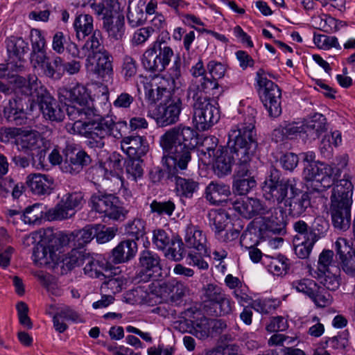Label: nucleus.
I'll list each match as a JSON object with an SVG mask.
<instances>
[{
	"label": "nucleus",
	"mask_w": 355,
	"mask_h": 355,
	"mask_svg": "<svg viewBox=\"0 0 355 355\" xmlns=\"http://www.w3.org/2000/svg\"><path fill=\"white\" fill-rule=\"evenodd\" d=\"M198 132L182 125L168 130L161 136L159 144L164 151L162 163L167 168L168 178L175 182V191L180 198H192L199 183L179 176L191 160V153L198 144Z\"/></svg>",
	"instance_id": "f257e3e1"
},
{
	"label": "nucleus",
	"mask_w": 355,
	"mask_h": 355,
	"mask_svg": "<svg viewBox=\"0 0 355 355\" xmlns=\"http://www.w3.org/2000/svg\"><path fill=\"white\" fill-rule=\"evenodd\" d=\"M254 124L252 112L228 132L227 145L237 159L233 188L239 195H246L257 186L254 173L257 167L254 153L258 143Z\"/></svg>",
	"instance_id": "f03ea898"
},
{
	"label": "nucleus",
	"mask_w": 355,
	"mask_h": 355,
	"mask_svg": "<svg viewBox=\"0 0 355 355\" xmlns=\"http://www.w3.org/2000/svg\"><path fill=\"white\" fill-rule=\"evenodd\" d=\"M79 128L73 132L83 135L87 145L92 148H103L106 137L112 136L119 139L122 137L121 128L126 125L125 121L115 123L111 118L103 117L93 109V116H86L80 121Z\"/></svg>",
	"instance_id": "7ed1b4c3"
},
{
	"label": "nucleus",
	"mask_w": 355,
	"mask_h": 355,
	"mask_svg": "<svg viewBox=\"0 0 355 355\" xmlns=\"http://www.w3.org/2000/svg\"><path fill=\"white\" fill-rule=\"evenodd\" d=\"M232 209L245 218H252L255 216H261L259 222L264 223L266 230L272 232H279L284 225V216L281 211L275 208L267 207L257 198H248L245 200H236L231 202ZM255 223H258L256 221Z\"/></svg>",
	"instance_id": "20e7f679"
},
{
	"label": "nucleus",
	"mask_w": 355,
	"mask_h": 355,
	"mask_svg": "<svg viewBox=\"0 0 355 355\" xmlns=\"http://www.w3.org/2000/svg\"><path fill=\"white\" fill-rule=\"evenodd\" d=\"M58 98L66 105V112L69 119L74 121L73 128H79L80 121L86 116H93V109L88 105L90 94L83 84L76 83L69 87L58 89Z\"/></svg>",
	"instance_id": "39448f33"
},
{
	"label": "nucleus",
	"mask_w": 355,
	"mask_h": 355,
	"mask_svg": "<svg viewBox=\"0 0 355 355\" xmlns=\"http://www.w3.org/2000/svg\"><path fill=\"white\" fill-rule=\"evenodd\" d=\"M197 87H189L187 98L192 99L193 109V123L201 131L208 130L220 119V111L216 103Z\"/></svg>",
	"instance_id": "423d86ee"
},
{
	"label": "nucleus",
	"mask_w": 355,
	"mask_h": 355,
	"mask_svg": "<svg viewBox=\"0 0 355 355\" xmlns=\"http://www.w3.org/2000/svg\"><path fill=\"white\" fill-rule=\"evenodd\" d=\"M257 92L263 105L271 117H277L282 113V92L277 85L268 79L266 73L259 69L256 73Z\"/></svg>",
	"instance_id": "0eeeda50"
},
{
	"label": "nucleus",
	"mask_w": 355,
	"mask_h": 355,
	"mask_svg": "<svg viewBox=\"0 0 355 355\" xmlns=\"http://www.w3.org/2000/svg\"><path fill=\"white\" fill-rule=\"evenodd\" d=\"M295 187L296 182L294 178H281L280 172L272 168L270 175L263 182V195L266 200L279 205L285 200L288 191L293 192Z\"/></svg>",
	"instance_id": "6e6552de"
},
{
	"label": "nucleus",
	"mask_w": 355,
	"mask_h": 355,
	"mask_svg": "<svg viewBox=\"0 0 355 355\" xmlns=\"http://www.w3.org/2000/svg\"><path fill=\"white\" fill-rule=\"evenodd\" d=\"M173 56V51L170 46L164 42L156 41L144 52L141 62L147 71L160 73L165 70Z\"/></svg>",
	"instance_id": "1a4fd4ad"
},
{
	"label": "nucleus",
	"mask_w": 355,
	"mask_h": 355,
	"mask_svg": "<svg viewBox=\"0 0 355 355\" xmlns=\"http://www.w3.org/2000/svg\"><path fill=\"white\" fill-rule=\"evenodd\" d=\"M117 198L112 194L98 192L92 195L89 205L96 212L114 220H123L128 211L117 205Z\"/></svg>",
	"instance_id": "9d476101"
},
{
	"label": "nucleus",
	"mask_w": 355,
	"mask_h": 355,
	"mask_svg": "<svg viewBox=\"0 0 355 355\" xmlns=\"http://www.w3.org/2000/svg\"><path fill=\"white\" fill-rule=\"evenodd\" d=\"M202 293L205 302L218 306V311H215L216 315H225L232 312L231 301L218 285L207 284L202 287Z\"/></svg>",
	"instance_id": "9b49d317"
},
{
	"label": "nucleus",
	"mask_w": 355,
	"mask_h": 355,
	"mask_svg": "<svg viewBox=\"0 0 355 355\" xmlns=\"http://www.w3.org/2000/svg\"><path fill=\"white\" fill-rule=\"evenodd\" d=\"M207 69L210 77L204 76L198 80H196L195 83L189 87H197L199 90L204 91L205 93H210L218 89L217 79L224 77L227 71L226 66L220 62L211 60L207 65Z\"/></svg>",
	"instance_id": "f8f14e48"
},
{
	"label": "nucleus",
	"mask_w": 355,
	"mask_h": 355,
	"mask_svg": "<svg viewBox=\"0 0 355 355\" xmlns=\"http://www.w3.org/2000/svg\"><path fill=\"white\" fill-rule=\"evenodd\" d=\"M182 110V101L173 98L164 104H160L157 110L155 121L160 127L173 125L179 120Z\"/></svg>",
	"instance_id": "ddd939ff"
},
{
	"label": "nucleus",
	"mask_w": 355,
	"mask_h": 355,
	"mask_svg": "<svg viewBox=\"0 0 355 355\" xmlns=\"http://www.w3.org/2000/svg\"><path fill=\"white\" fill-rule=\"evenodd\" d=\"M332 170L329 166V164L316 162L315 164H307L304 166L303 175L306 181H316L320 182L324 189H328L334 184L331 178Z\"/></svg>",
	"instance_id": "4468645a"
},
{
	"label": "nucleus",
	"mask_w": 355,
	"mask_h": 355,
	"mask_svg": "<svg viewBox=\"0 0 355 355\" xmlns=\"http://www.w3.org/2000/svg\"><path fill=\"white\" fill-rule=\"evenodd\" d=\"M91 161L90 156L85 151L78 150L75 153L68 148L64 153V159L61 164L60 169L64 173L75 175L87 166Z\"/></svg>",
	"instance_id": "2eb2a0df"
},
{
	"label": "nucleus",
	"mask_w": 355,
	"mask_h": 355,
	"mask_svg": "<svg viewBox=\"0 0 355 355\" xmlns=\"http://www.w3.org/2000/svg\"><path fill=\"white\" fill-rule=\"evenodd\" d=\"M139 266L141 271L138 274L139 281L148 282L155 273H160L162 270L159 256L150 250H143L139 258Z\"/></svg>",
	"instance_id": "dca6fc26"
},
{
	"label": "nucleus",
	"mask_w": 355,
	"mask_h": 355,
	"mask_svg": "<svg viewBox=\"0 0 355 355\" xmlns=\"http://www.w3.org/2000/svg\"><path fill=\"white\" fill-rule=\"evenodd\" d=\"M333 185L330 197L331 202L352 205L354 186L351 181V176L345 173L343 179L335 180Z\"/></svg>",
	"instance_id": "f3484780"
},
{
	"label": "nucleus",
	"mask_w": 355,
	"mask_h": 355,
	"mask_svg": "<svg viewBox=\"0 0 355 355\" xmlns=\"http://www.w3.org/2000/svg\"><path fill=\"white\" fill-rule=\"evenodd\" d=\"M289 216L299 217L302 216L311 205L310 197L308 193L302 192L296 187L291 196L285 200Z\"/></svg>",
	"instance_id": "a211bd4d"
},
{
	"label": "nucleus",
	"mask_w": 355,
	"mask_h": 355,
	"mask_svg": "<svg viewBox=\"0 0 355 355\" xmlns=\"http://www.w3.org/2000/svg\"><path fill=\"white\" fill-rule=\"evenodd\" d=\"M351 206L345 203L331 202L329 213L334 227L341 231H346L351 223Z\"/></svg>",
	"instance_id": "6ab92c4d"
},
{
	"label": "nucleus",
	"mask_w": 355,
	"mask_h": 355,
	"mask_svg": "<svg viewBox=\"0 0 355 355\" xmlns=\"http://www.w3.org/2000/svg\"><path fill=\"white\" fill-rule=\"evenodd\" d=\"M37 101L44 118L52 121H62L64 119L63 110L49 93L38 95Z\"/></svg>",
	"instance_id": "aec40b11"
},
{
	"label": "nucleus",
	"mask_w": 355,
	"mask_h": 355,
	"mask_svg": "<svg viewBox=\"0 0 355 355\" xmlns=\"http://www.w3.org/2000/svg\"><path fill=\"white\" fill-rule=\"evenodd\" d=\"M54 180L46 174L31 173L26 177V184L35 195L43 196L51 193Z\"/></svg>",
	"instance_id": "412c9836"
},
{
	"label": "nucleus",
	"mask_w": 355,
	"mask_h": 355,
	"mask_svg": "<svg viewBox=\"0 0 355 355\" xmlns=\"http://www.w3.org/2000/svg\"><path fill=\"white\" fill-rule=\"evenodd\" d=\"M121 148L129 157H141L148 150L146 140L139 135L123 137L121 141Z\"/></svg>",
	"instance_id": "4be33fe9"
},
{
	"label": "nucleus",
	"mask_w": 355,
	"mask_h": 355,
	"mask_svg": "<svg viewBox=\"0 0 355 355\" xmlns=\"http://www.w3.org/2000/svg\"><path fill=\"white\" fill-rule=\"evenodd\" d=\"M184 240L189 248H194L203 254H207L206 236L198 226L192 224L187 225Z\"/></svg>",
	"instance_id": "5701e85b"
},
{
	"label": "nucleus",
	"mask_w": 355,
	"mask_h": 355,
	"mask_svg": "<svg viewBox=\"0 0 355 355\" xmlns=\"http://www.w3.org/2000/svg\"><path fill=\"white\" fill-rule=\"evenodd\" d=\"M230 193V188L228 185L211 182L205 189V197L211 204L219 205L227 201Z\"/></svg>",
	"instance_id": "b1692460"
},
{
	"label": "nucleus",
	"mask_w": 355,
	"mask_h": 355,
	"mask_svg": "<svg viewBox=\"0 0 355 355\" xmlns=\"http://www.w3.org/2000/svg\"><path fill=\"white\" fill-rule=\"evenodd\" d=\"M137 252V244L133 239L121 241L113 250L112 257L114 263H125L132 259Z\"/></svg>",
	"instance_id": "393cba45"
},
{
	"label": "nucleus",
	"mask_w": 355,
	"mask_h": 355,
	"mask_svg": "<svg viewBox=\"0 0 355 355\" xmlns=\"http://www.w3.org/2000/svg\"><path fill=\"white\" fill-rule=\"evenodd\" d=\"M103 28L110 37L121 40L125 33L124 17L111 12L110 16L103 17Z\"/></svg>",
	"instance_id": "a878e982"
},
{
	"label": "nucleus",
	"mask_w": 355,
	"mask_h": 355,
	"mask_svg": "<svg viewBox=\"0 0 355 355\" xmlns=\"http://www.w3.org/2000/svg\"><path fill=\"white\" fill-rule=\"evenodd\" d=\"M302 124L304 134L311 139H318L322 133L327 130V119L322 114H314L309 120Z\"/></svg>",
	"instance_id": "bb28decb"
},
{
	"label": "nucleus",
	"mask_w": 355,
	"mask_h": 355,
	"mask_svg": "<svg viewBox=\"0 0 355 355\" xmlns=\"http://www.w3.org/2000/svg\"><path fill=\"white\" fill-rule=\"evenodd\" d=\"M33 260L36 265L44 266L55 262L57 256L53 246L39 243L33 248Z\"/></svg>",
	"instance_id": "cd10ccee"
},
{
	"label": "nucleus",
	"mask_w": 355,
	"mask_h": 355,
	"mask_svg": "<svg viewBox=\"0 0 355 355\" xmlns=\"http://www.w3.org/2000/svg\"><path fill=\"white\" fill-rule=\"evenodd\" d=\"M37 80V77L35 75H30L28 78L19 76L13 77L11 81L12 89L16 93H21L26 96L33 95L39 87Z\"/></svg>",
	"instance_id": "c85d7f7f"
},
{
	"label": "nucleus",
	"mask_w": 355,
	"mask_h": 355,
	"mask_svg": "<svg viewBox=\"0 0 355 355\" xmlns=\"http://www.w3.org/2000/svg\"><path fill=\"white\" fill-rule=\"evenodd\" d=\"M263 263L268 270L277 276L285 275L291 265L289 259L282 254L276 257L266 256Z\"/></svg>",
	"instance_id": "c756f323"
},
{
	"label": "nucleus",
	"mask_w": 355,
	"mask_h": 355,
	"mask_svg": "<svg viewBox=\"0 0 355 355\" xmlns=\"http://www.w3.org/2000/svg\"><path fill=\"white\" fill-rule=\"evenodd\" d=\"M228 150L230 148L227 147ZM232 155L227 152L221 151L219 155H216V158L214 164V173L218 177H223L229 174L232 171V166L234 160H236L235 154L230 151Z\"/></svg>",
	"instance_id": "7c9ffc66"
},
{
	"label": "nucleus",
	"mask_w": 355,
	"mask_h": 355,
	"mask_svg": "<svg viewBox=\"0 0 355 355\" xmlns=\"http://www.w3.org/2000/svg\"><path fill=\"white\" fill-rule=\"evenodd\" d=\"M101 227V224L87 225L83 229L73 232V248H83L89 243L95 236V233Z\"/></svg>",
	"instance_id": "2f4dec72"
},
{
	"label": "nucleus",
	"mask_w": 355,
	"mask_h": 355,
	"mask_svg": "<svg viewBox=\"0 0 355 355\" xmlns=\"http://www.w3.org/2000/svg\"><path fill=\"white\" fill-rule=\"evenodd\" d=\"M161 289L166 293L171 301L177 302L184 297L189 295L190 289L189 286L182 282H170L163 283L161 285Z\"/></svg>",
	"instance_id": "473e14b6"
},
{
	"label": "nucleus",
	"mask_w": 355,
	"mask_h": 355,
	"mask_svg": "<svg viewBox=\"0 0 355 355\" xmlns=\"http://www.w3.org/2000/svg\"><path fill=\"white\" fill-rule=\"evenodd\" d=\"M7 49L10 59H13L14 62L15 58H16L19 62V64H15V68L20 69L22 67L23 65L21 62L23 56L29 50L28 43L21 37L17 38L16 40H11L8 43Z\"/></svg>",
	"instance_id": "72a5a7b5"
},
{
	"label": "nucleus",
	"mask_w": 355,
	"mask_h": 355,
	"mask_svg": "<svg viewBox=\"0 0 355 355\" xmlns=\"http://www.w3.org/2000/svg\"><path fill=\"white\" fill-rule=\"evenodd\" d=\"M207 218L209 225L215 235L225 230L229 223L228 214L220 209H211L207 214Z\"/></svg>",
	"instance_id": "f704fd0d"
},
{
	"label": "nucleus",
	"mask_w": 355,
	"mask_h": 355,
	"mask_svg": "<svg viewBox=\"0 0 355 355\" xmlns=\"http://www.w3.org/2000/svg\"><path fill=\"white\" fill-rule=\"evenodd\" d=\"M73 26L77 37L79 40L84 39L94 31L93 17L88 14H80L76 16L73 22Z\"/></svg>",
	"instance_id": "c9c22d12"
},
{
	"label": "nucleus",
	"mask_w": 355,
	"mask_h": 355,
	"mask_svg": "<svg viewBox=\"0 0 355 355\" xmlns=\"http://www.w3.org/2000/svg\"><path fill=\"white\" fill-rule=\"evenodd\" d=\"M3 114L8 121H13L17 125L24 124L26 121L23 108L19 107L18 101L16 99L8 101L4 107Z\"/></svg>",
	"instance_id": "e433bc0d"
},
{
	"label": "nucleus",
	"mask_w": 355,
	"mask_h": 355,
	"mask_svg": "<svg viewBox=\"0 0 355 355\" xmlns=\"http://www.w3.org/2000/svg\"><path fill=\"white\" fill-rule=\"evenodd\" d=\"M44 207L42 204L36 203L26 207L21 218L25 223L30 225L40 224L44 217Z\"/></svg>",
	"instance_id": "4c0bfd02"
},
{
	"label": "nucleus",
	"mask_w": 355,
	"mask_h": 355,
	"mask_svg": "<svg viewBox=\"0 0 355 355\" xmlns=\"http://www.w3.org/2000/svg\"><path fill=\"white\" fill-rule=\"evenodd\" d=\"M113 57L106 50H103L98 54L97 58L96 69L98 73L103 77L111 78L114 74Z\"/></svg>",
	"instance_id": "58836bf2"
},
{
	"label": "nucleus",
	"mask_w": 355,
	"mask_h": 355,
	"mask_svg": "<svg viewBox=\"0 0 355 355\" xmlns=\"http://www.w3.org/2000/svg\"><path fill=\"white\" fill-rule=\"evenodd\" d=\"M141 157H129L125 162V173L128 179L137 182L144 175L143 161Z\"/></svg>",
	"instance_id": "ea45409f"
},
{
	"label": "nucleus",
	"mask_w": 355,
	"mask_h": 355,
	"mask_svg": "<svg viewBox=\"0 0 355 355\" xmlns=\"http://www.w3.org/2000/svg\"><path fill=\"white\" fill-rule=\"evenodd\" d=\"M85 267L83 268L85 275L93 278H98L100 279H105L103 274L104 264L100 261L94 259L88 254L85 259Z\"/></svg>",
	"instance_id": "a19ab883"
},
{
	"label": "nucleus",
	"mask_w": 355,
	"mask_h": 355,
	"mask_svg": "<svg viewBox=\"0 0 355 355\" xmlns=\"http://www.w3.org/2000/svg\"><path fill=\"white\" fill-rule=\"evenodd\" d=\"M87 254H88L83 250H80L76 248H72L71 252L67 253L62 259L63 268L71 270L77 266L83 265Z\"/></svg>",
	"instance_id": "79ce46f5"
},
{
	"label": "nucleus",
	"mask_w": 355,
	"mask_h": 355,
	"mask_svg": "<svg viewBox=\"0 0 355 355\" xmlns=\"http://www.w3.org/2000/svg\"><path fill=\"white\" fill-rule=\"evenodd\" d=\"M43 73L50 78L60 80L63 76V59L60 56H55L51 62L49 60L43 69Z\"/></svg>",
	"instance_id": "37998d69"
},
{
	"label": "nucleus",
	"mask_w": 355,
	"mask_h": 355,
	"mask_svg": "<svg viewBox=\"0 0 355 355\" xmlns=\"http://www.w3.org/2000/svg\"><path fill=\"white\" fill-rule=\"evenodd\" d=\"M92 35L85 42L83 46V51L85 50L87 51V57L91 58L96 53H100L103 52V46L101 45V34L99 31H94L92 32Z\"/></svg>",
	"instance_id": "c03bdc74"
},
{
	"label": "nucleus",
	"mask_w": 355,
	"mask_h": 355,
	"mask_svg": "<svg viewBox=\"0 0 355 355\" xmlns=\"http://www.w3.org/2000/svg\"><path fill=\"white\" fill-rule=\"evenodd\" d=\"M127 235L131 236L133 240H139L146 234V222L141 218H136L129 221L125 227Z\"/></svg>",
	"instance_id": "a18cd8bd"
},
{
	"label": "nucleus",
	"mask_w": 355,
	"mask_h": 355,
	"mask_svg": "<svg viewBox=\"0 0 355 355\" xmlns=\"http://www.w3.org/2000/svg\"><path fill=\"white\" fill-rule=\"evenodd\" d=\"M304 239L300 243H296L294 248L295 254L300 259H306L309 256L318 237L315 233H311L307 239Z\"/></svg>",
	"instance_id": "49530a36"
},
{
	"label": "nucleus",
	"mask_w": 355,
	"mask_h": 355,
	"mask_svg": "<svg viewBox=\"0 0 355 355\" xmlns=\"http://www.w3.org/2000/svg\"><path fill=\"white\" fill-rule=\"evenodd\" d=\"M184 245L182 239L179 237H175L165 252V257L169 260L180 261L184 258Z\"/></svg>",
	"instance_id": "de8ad7c7"
},
{
	"label": "nucleus",
	"mask_w": 355,
	"mask_h": 355,
	"mask_svg": "<svg viewBox=\"0 0 355 355\" xmlns=\"http://www.w3.org/2000/svg\"><path fill=\"white\" fill-rule=\"evenodd\" d=\"M174 236H171L168 232L161 228L153 231L152 242L159 250H164L173 242Z\"/></svg>",
	"instance_id": "09e8293b"
},
{
	"label": "nucleus",
	"mask_w": 355,
	"mask_h": 355,
	"mask_svg": "<svg viewBox=\"0 0 355 355\" xmlns=\"http://www.w3.org/2000/svg\"><path fill=\"white\" fill-rule=\"evenodd\" d=\"M317 283L311 279L303 278L297 279L291 283L292 288L298 293H302L309 298L313 296L314 291L317 288Z\"/></svg>",
	"instance_id": "8fccbe9b"
},
{
	"label": "nucleus",
	"mask_w": 355,
	"mask_h": 355,
	"mask_svg": "<svg viewBox=\"0 0 355 355\" xmlns=\"http://www.w3.org/2000/svg\"><path fill=\"white\" fill-rule=\"evenodd\" d=\"M131 1V0H129L127 19L128 24L132 27H137L144 23L146 17L141 7L139 6H130Z\"/></svg>",
	"instance_id": "3c124183"
},
{
	"label": "nucleus",
	"mask_w": 355,
	"mask_h": 355,
	"mask_svg": "<svg viewBox=\"0 0 355 355\" xmlns=\"http://www.w3.org/2000/svg\"><path fill=\"white\" fill-rule=\"evenodd\" d=\"M310 299L317 306L322 308L329 306L333 301L330 293L318 284H317V288L314 291L313 295L310 297Z\"/></svg>",
	"instance_id": "603ef678"
},
{
	"label": "nucleus",
	"mask_w": 355,
	"mask_h": 355,
	"mask_svg": "<svg viewBox=\"0 0 355 355\" xmlns=\"http://www.w3.org/2000/svg\"><path fill=\"white\" fill-rule=\"evenodd\" d=\"M209 320L202 317L193 322L190 333L199 339H205L209 336Z\"/></svg>",
	"instance_id": "864d4df0"
},
{
	"label": "nucleus",
	"mask_w": 355,
	"mask_h": 355,
	"mask_svg": "<svg viewBox=\"0 0 355 355\" xmlns=\"http://www.w3.org/2000/svg\"><path fill=\"white\" fill-rule=\"evenodd\" d=\"M348 343L347 334L343 332L337 336L327 338L325 341L320 342V345L343 351L348 345Z\"/></svg>",
	"instance_id": "5fc2aeb1"
},
{
	"label": "nucleus",
	"mask_w": 355,
	"mask_h": 355,
	"mask_svg": "<svg viewBox=\"0 0 355 355\" xmlns=\"http://www.w3.org/2000/svg\"><path fill=\"white\" fill-rule=\"evenodd\" d=\"M334 253L331 250H323L319 255L318 270L320 273H327L330 271V267L336 266L334 259Z\"/></svg>",
	"instance_id": "6e6d98bb"
},
{
	"label": "nucleus",
	"mask_w": 355,
	"mask_h": 355,
	"mask_svg": "<svg viewBox=\"0 0 355 355\" xmlns=\"http://www.w3.org/2000/svg\"><path fill=\"white\" fill-rule=\"evenodd\" d=\"M67 204L62 199L61 201L53 209L49 211V217L51 220H64L71 217L75 211L69 209Z\"/></svg>",
	"instance_id": "4d7b16f0"
},
{
	"label": "nucleus",
	"mask_w": 355,
	"mask_h": 355,
	"mask_svg": "<svg viewBox=\"0 0 355 355\" xmlns=\"http://www.w3.org/2000/svg\"><path fill=\"white\" fill-rule=\"evenodd\" d=\"M313 41L320 49H329L334 47L337 49H341L338 40L335 36L314 35Z\"/></svg>",
	"instance_id": "13d9d810"
},
{
	"label": "nucleus",
	"mask_w": 355,
	"mask_h": 355,
	"mask_svg": "<svg viewBox=\"0 0 355 355\" xmlns=\"http://www.w3.org/2000/svg\"><path fill=\"white\" fill-rule=\"evenodd\" d=\"M348 162V155H342L336 157L334 162L329 164V166L333 169L332 173L331 174V178L333 179L334 182L335 180H337L340 177L343 171L347 168Z\"/></svg>",
	"instance_id": "bf43d9fd"
},
{
	"label": "nucleus",
	"mask_w": 355,
	"mask_h": 355,
	"mask_svg": "<svg viewBox=\"0 0 355 355\" xmlns=\"http://www.w3.org/2000/svg\"><path fill=\"white\" fill-rule=\"evenodd\" d=\"M137 73V63L135 59L130 55H125L121 65V74L128 81L135 76Z\"/></svg>",
	"instance_id": "052dcab7"
},
{
	"label": "nucleus",
	"mask_w": 355,
	"mask_h": 355,
	"mask_svg": "<svg viewBox=\"0 0 355 355\" xmlns=\"http://www.w3.org/2000/svg\"><path fill=\"white\" fill-rule=\"evenodd\" d=\"M42 144L41 136L37 132H33L24 137L21 146L22 148L34 150L40 149Z\"/></svg>",
	"instance_id": "680f3d73"
},
{
	"label": "nucleus",
	"mask_w": 355,
	"mask_h": 355,
	"mask_svg": "<svg viewBox=\"0 0 355 355\" xmlns=\"http://www.w3.org/2000/svg\"><path fill=\"white\" fill-rule=\"evenodd\" d=\"M69 209L76 212V209H80L85 203L84 194L82 192L68 193L62 198Z\"/></svg>",
	"instance_id": "e2e57ef3"
},
{
	"label": "nucleus",
	"mask_w": 355,
	"mask_h": 355,
	"mask_svg": "<svg viewBox=\"0 0 355 355\" xmlns=\"http://www.w3.org/2000/svg\"><path fill=\"white\" fill-rule=\"evenodd\" d=\"M150 207L152 212L157 213L159 216L164 214L171 216L175 209V204L171 200L166 202L153 200Z\"/></svg>",
	"instance_id": "0e129e2a"
},
{
	"label": "nucleus",
	"mask_w": 355,
	"mask_h": 355,
	"mask_svg": "<svg viewBox=\"0 0 355 355\" xmlns=\"http://www.w3.org/2000/svg\"><path fill=\"white\" fill-rule=\"evenodd\" d=\"M168 93V89L162 86L155 85V88L152 85L145 86L146 98L151 103L161 100L164 94Z\"/></svg>",
	"instance_id": "69168bd1"
},
{
	"label": "nucleus",
	"mask_w": 355,
	"mask_h": 355,
	"mask_svg": "<svg viewBox=\"0 0 355 355\" xmlns=\"http://www.w3.org/2000/svg\"><path fill=\"white\" fill-rule=\"evenodd\" d=\"M206 256H209L208 251L207 254H203L199 251L198 252L191 251L187 257V262L189 266H196L200 270H207L209 264L203 259V257Z\"/></svg>",
	"instance_id": "338daca9"
},
{
	"label": "nucleus",
	"mask_w": 355,
	"mask_h": 355,
	"mask_svg": "<svg viewBox=\"0 0 355 355\" xmlns=\"http://www.w3.org/2000/svg\"><path fill=\"white\" fill-rule=\"evenodd\" d=\"M334 246L337 259L339 261L347 257L348 255L355 253V251L352 250L346 239L338 238L335 242Z\"/></svg>",
	"instance_id": "774afa93"
}]
</instances>
